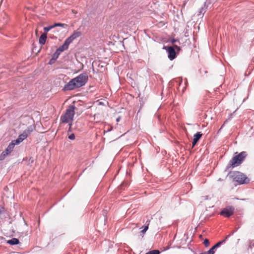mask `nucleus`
Returning a JSON list of instances; mask_svg holds the SVG:
<instances>
[{"mask_svg": "<svg viewBox=\"0 0 254 254\" xmlns=\"http://www.w3.org/2000/svg\"><path fill=\"white\" fill-rule=\"evenodd\" d=\"M148 225L149 224H148L147 225L143 226V227H142V228H143V229L141 231V233L142 234H144L145 233V232H146V231L148 230Z\"/></svg>", "mask_w": 254, "mask_h": 254, "instance_id": "obj_22", "label": "nucleus"}, {"mask_svg": "<svg viewBox=\"0 0 254 254\" xmlns=\"http://www.w3.org/2000/svg\"><path fill=\"white\" fill-rule=\"evenodd\" d=\"M19 243V241L17 238H12L9 240L7 241V243L11 245H17Z\"/></svg>", "mask_w": 254, "mask_h": 254, "instance_id": "obj_14", "label": "nucleus"}, {"mask_svg": "<svg viewBox=\"0 0 254 254\" xmlns=\"http://www.w3.org/2000/svg\"><path fill=\"white\" fill-rule=\"evenodd\" d=\"M68 45L64 42L63 45L59 47L57 50L60 52L62 53V52L64 51V50H66L68 48Z\"/></svg>", "mask_w": 254, "mask_h": 254, "instance_id": "obj_13", "label": "nucleus"}, {"mask_svg": "<svg viewBox=\"0 0 254 254\" xmlns=\"http://www.w3.org/2000/svg\"><path fill=\"white\" fill-rule=\"evenodd\" d=\"M231 177L234 181L239 183L240 184H247L249 182V179L246 176L239 171L233 172Z\"/></svg>", "mask_w": 254, "mask_h": 254, "instance_id": "obj_3", "label": "nucleus"}, {"mask_svg": "<svg viewBox=\"0 0 254 254\" xmlns=\"http://www.w3.org/2000/svg\"><path fill=\"white\" fill-rule=\"evenodd\" d=\"M75 88H77L76 86L75 83H74V81L72 79L67 84L64 85L63 90L64 91H70L72 90Z\"/></svg>", "mask_w": 254, "mask_h": 254, "instance_id": "obj_9", "label": "nucleus"}, {"mask_svg": "<svg viewBox=\"0 0 254 254\" xmlns=\"http://www.w3.org/2000/svg\"><path fill=\"white\" fill-rule=\"evenodd\" d=\"M254 248V240H250L249 241V248L252 249Z\"/></svg>", "mask_w": 254, "mask_h": 254, "instance_id": "obj_24", "label": "nucleus"}, {"mask_svg": "<svg viewBox=\"0 0 254 254\" xmlns=\"http://www.w3.org/2000/svg\"><path fill=\"white\" fill-rule=\"evenodd\" d=\"M68 138L70 140H74L75 139V135L73 133H71L68 136Z\"/></svg>", "mask_w": 254, "mask_h": 254, "instance_id": "obj_26", "label": "nucleus"}, {"mask_svg": "<svg viewBox=\"0 0 254 254\" xmlns=\"http://www.w3.org/2000/svg\"><path fill=\"white\" fill-rule=\"evenodd\" d=\"M247 153L245 151L241 152L238 155L235 156L230 161L229 165L230 166L235 167L240 165L245 158L246 157Z\"/></svg>", "mask_w": 254, "mask_h": 254, "instance_id": "obj_2", "label": "nucleus"}, {"mask_svg": "<svg viewBox=\"0 0 254 254\" xmlns=\"http://www.w3.org/2000/svg\"><path fill=\"white\" fill-rule=\"evenodd\" d=\"M165 49L167 51V52L168 53V58L170 59V60H173L175 59L176 57V52L175 51V49L177 51V52H179L181 50V48L180 47H179L177 45H174V47H166Z\"/></svg>", "mask_w": 254, "mask_h": 254, "instance_id": "obj_5", "label": "nucleus"}, {"mask_svg": "<svg viewBox=\"0 0 254 254\" xmlns=\"http://www.w3.org/2000/svg\"><path fill=\"white\" fill-rule=\"evenodd\" d=\"M81 33L80 32H78V31H74L72 34L71 36V37H72V38H73V39H75L76 38H78V37L80 36Z\"/></svg>", "mask_w": 254, "mask_h": 254, "instance_id": "obj_16", "label": "nucleus"}, {"mask_svg": "<svg viewBox=\"0 0 254 254\" xmlns=\"http://www.w3.org/2000/svg\"><path fill=\"white\" fill-rule=\"evenodd\" d=\"M119 120H120V119H119V118H118V119H117V122H119Z\"/></svg>", "mask_w": 254, "mask_h": 254, "instance_id": "obj_30", "label": "nucleus"}, {"mask_svg": "<svg viewBox=\"0 0 254 254\" xmlns=\"http://www.w3.org/2000/svg\"><path fill=\"white\" fill-rule=\"evenodd\" d=\"M47 39V34L43 33L39 38V44L43 45L45 44Z\"/></svg>", "mask_w": 254, "mask_h": 254, "instance_id": "obj_12", "label": "nucleus"}, {"mask_svg": "<svg viewBox=\"0 0 254 254\" xmlns=\"http://www.w3.org/2000/svg\"><path fill=\"white\" fill-rule=\"evenodd\" d=\"M234 232H233L232 233V234H229L228 235H227L225 239L221 241H219V242H218L217 243H216L214 246H213L209 251H208V252H209V253L210 254H214L215 253V250L216 249V248H218V247H219L221 245L224 244L226 240L229 238L230 237V236L231 235H233L234 234Z\"/></svg>", "mask_w": 254, "mask_h": 254, "instance_id": "obj_7", "label": "nucleus"}, {"mask_svg": "<svg viewBox=\"0 0 254 254\" xmlns=\"http://www.w3.org/2000/svg\"><path fill=\"white\" fill-rule=\"evenodd\" d=\"M14 146V144L11 142L9 143L5 150H4V151L8 155L12 151Z\"/></svg>", "mask_w": 254, "mask_h": 254, "instance_id": "obj_11", "label": "nucleus"}, {"mask_svg": "<svg viewBox=\"0 0 254 254\" xmlns=\"http://www.w3.org/2000/svg\"><path fill=\"white\" fill-rule=\"evenodd\" d=\"M202 135V133L200 132H197L196 134L193 135V141L192 142V147H194L199 139L201 138Z\"/></svg>", "mask_w": 254, "mask_h": 254, "instance_id": "obj_10", "label": "nucleus"}, {"mask_svg": "<svg viewBox=\"0 0 254 254\" xmlns=\"http://www.w3.org/2000/svg\"><path fill=\"white\" fill-rule=\"evenodd\" d=\"M61 53L58 51V50L57 49V50L53 55V60L56 61L57 59L59 58V56H60Z\"/></svg>", "mask_w": 254, "mask_h": 254, "instance_id": "obj_15", "label": "nucleus"}, {"mask_svg": "<svg viewBox=\"0 0 254 254\" xmlns=\"http://www.w3.org/2000/svg\"><path fill=\"white\" fill-rule=\"evenodd\" d=\"M28 136L27 133L26 131H24L22 134H20L18 138L13 140L11 141V142L14 144V145H18L20 143H21L23 140L27 138Z\"/></svg>", "mask_w": 254, "mask_h": 254, "instance_id": "obj_8", "label": "nucleus"}, {"mask_svg": "<svg viewBox=\"0 0 254 254\" xmlns=\"http://www.w3.org/2000/svg\"><path fill=\"white\" fill-rule=\"evenodd\" d=\"M74 40L72 37H71L70 36L69 37H68L65 40V42L69 46V45Z\"/></svg>", "mask_w": 254, "mask_h": 254, "instance_id": "obj_17", "label": "nucleus"}, {"mask_svg": "<svg viewBox=\"0 0 254 254\" xmlns=\"http://www.w3.org/2000/svg\"><path fill=\"white\" fill-rule=\"evenodd\" d=\"M7 155L8 154L3 151L0 155V160H4Z\"/></svg>", "mask_w": 254, "mask_h": 254, "instance_id": "obj_19", "label": "nucleus"}, {"mask_svg": "<svg viewBox=\"0 0 254 254\" xmlns=\"http://www.w3.org/2000/svg\"><path fill=\"white\" fill-rule=\"evenodd\" d=\"M75 106H70L65 111L64 114L60 118L61 123L64 124H68L69 129L70 131L71 127L73 121V118L75 114L74 110Z\"/></svg>", "mask_w": 254, "mask_h": 254, "instance_id": "obj_1", "label": "nucleus"}, {"mask_svg": "<svg viewBox=\"0 0 254 254\" xmlns=\"http://www.w3.org/2000/svg\"><path fill=\"white\" fill-rule=\"evenodd\" d=\"M55 61H56V60H53V57H52V59L49 61V64H54L55 62Z\"/></svg>", "mask_w": 254, "mask_h": 254, "instance_id": "obj_28", "label": "nucleus"}, {"mask_svg": "<svg viewBox=\"0 0 254 254\" xmlns=\"http://www.w3.org/2000/svg\"><path fill=\"white\" fill-rule=\"evenodd\" d=\"M203 244H204V245H205V247H208L209 245V240L208 239H205L204 240Z\"/></svg>", "mask_w": 254, "mask_h": 254, "instance_id": "obj_25", "label": "nucleus"}, {"mask_svg": "<svg viewBox=\"0 0 254 254\" xmlns=\"http://www.w3.org/2000/svg\"><path fill=\"white\" fill-rule=\"evenodd\" d=\"M72 79L78 88L84 86L86 84L88 80V76L85 73H81Z\"/></svg>", "mask_w": 254, "mask_h": 254, "instance_id": "obj_4", "label": "nucleus"}, {"mask_svg": "<svg viewBox=\"0 0 254 254\" xmlns=\"http://www.w3.org/2000/svg\"><path fill=\"white\" fill-rule=\"evenodd\" d=\"M53 28H54L53 25L44 27V33H46L47 34V33Z\"/></svg>", "mask_w": 254, "mask_h": 254, "instance_id": "obj_20", "label": "nucleus"}, {"mask_svg": "<svg viewBox=\"0 0 254 254\" xmlns=\"http://www.w3.org/2000/svg\"><path fill=\"white\" fill-rule=\"evenodd\" d=\"M235 212V208L232 206H228L224 208L220 212V214L225 217L229 218L233 215Z\"/></svg>", "mask_w": 254, "mask_h": 254, "instance_id": "obj_6", "label": "nucleus"}, {"mask_svg": "<svg viewBox=\"0 0 254 254\" xmlns=\"http://www.w3.org/2000/svg\"><path fill=\"white\" fill-rule=\"evenodd\" d=\"M206 2L204 3V7H202L200 9L199 13L200 14H204V13L206 12L207 7L205 6Z\"/></svg>", "mask_w": 254, "mask_h": 254, "instance_id": "obj_18", "label": "nucleus"}, {"mask_svg": "<svg viewBox=\"0 0 254 254\" xmlns=\"http://www.w3.org/2000/svg\"><path fill=\"white\" fill-rule=\"evenodd\" d=\"M170 248V246H168V247H167L165 249V250H169Z\"/></svg>", "mask_w": 254, "mask_h": 254, "instance_id": "obj_29", "label": "nucleus"}, {"mask_svg": "<svg viewBox=\"0 0 254 254\" xmlns=\"http://www.w3.org/2000/svg\"><path fill=\"white\" fill-rule=\"evenodd\" d=\"M160 251L157 250L150 251L147 253L146 254H159Z\"/></svg>", "mask_w": 254, "mask_h": 254, "instance_id": "obj_21", "label": "nucleus"}, {"mask_svg": "<svg viewBox=\"0 0 254 254\" xmlns=\"http://www.w3.org/2000/svg\"><path fill=\"white\" fill-rule=\"evenodd\" d=\"M171 42L172 44H174L175 43H176V42H179V41L177 40V39H171Z\"/></svg>", "mask_w": 254, "mask_h": 254, "instance_id": "obj_27", "label": "nucleus"}, {"mask_svg": "<svg viewBox=\"0 0 254 254\" xmlns=\"http://www.w3.org/2000/svg\"><path fill=\"white\" fill-rule=\"evenodd\" d=\"M53 26L54 28L56 26H61V27H64L65 26H67V25H66L65 24L61 23H55V24L53 25Z\"/></svg>", "mask_w": 254, "mask_h": 254, "instance_id": "obj_23", "label": "nucleus"}]
</instances>
